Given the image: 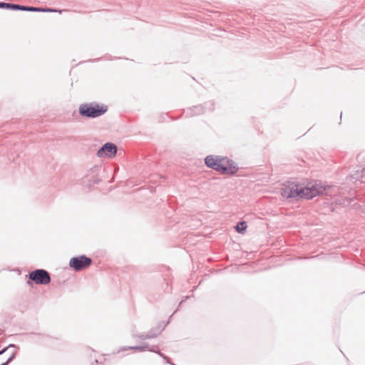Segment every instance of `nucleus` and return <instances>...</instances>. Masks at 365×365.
I'll return each mask as SVG.
<instances>
[{"instance_id": "obj_1", "label": "nucleus", "mask_w": 365, "mask_h": 365, "mask_svg": "<svg viewBox=\"0 0 365 365\" xmlns=\"http://www.w3.org/2000/svg\"><path fill=\"white\" fill-rule=\"evenodd\" d=\"M327 191V187L318 181L310 182L304 187L297 182H289L282 190V195L287 199H312L317 195H322Z\"/></svg>"}, {"instance_id": "obj_2", "label": "nucleus", "mask_w": 365, "mask_h": 365, "mask_svg": "<svg viewBox=\"0 0 365 365\" xmlns=\"http://www.w3.org/2000/svg\"><path fill=\"white\" fill-rule=\"evenodd\" d=\"M205 165L220 174H235L238 170L237 164L227 158H220L217 155H208L205 158Z\"/></svg>"}, {"instance_id": "obj_3", "label": "nucleus", "mask_w": 365, "mask_h": 365, "mask_svg": "<svg viewBox=\"0 0 365 365\" xmlns=\"http://www.w3.org/2000/svg\"><path fill=\"white\" fill-rule=\"evenodd\" d=\"M108 110V106L105 104H100L96 101L85 103L80 105L78 108L79 114L88 118H96L105 114Z\"/></svg>"}, {"instance_id": "obj_4", "label": "nucleus", "mask_w": 365, "mask_h": 365, "mask_svg": "<svg viewBox=\"0 0 365 365\" xmlns=\"http://www.w3.org/2000/svg\"><path fill=\"white\" fill-rule=\"evenodd\" d=\"M29 281L27 283L31 284L30 281H33L36 284L46 285L51 282L50 274L45 269H37L28 274Z\"/></svg>"}, {"instance_id": "obj_5", "label": "nucleus", "mask_w": 365, "mask_h": 365, "mask_svg": "<svg viewBox=\"0 0 365 365\" xmlns=\"http://www.w3.org/2000/svg\"><path fill=\"white\" fill-rule=\"evenodd\" d=\"M91 264V259L86 255L72 257L69 261V266L76 272L83 270Z\"/></svg>"}, {"instance_id": "obj_6", "label": "nucleus", "mask_w": 365, "mask_h": 365, "mask_svg": "<svg viewBox=\"0 0 365 365\" xmlns=\"http://www.w3.org/2000/svg\"><path fill=\"white\" fill-rule=\"evenodd\" d=\"M118 151V147L115 144L108 142L103 145L97 151L96 155L100 158H113L115 156Z\"/></svg>"}, {"instance_id": "obj_7", "label": "nucleus", "mask_w": 365, "mask_h": 365, "mask_svg": "<svg viewBox=\"0 0 365 365\" xmlns=\"http://www.w3.org/2000/svg\"><path fill=\"white\" fill-rule=\"evenodd\" d=\"M101 168L98 166H93L88 170V174L86 176L90 185L98 184L101 179L98 178Z\"/></svg>"}, {"instance_id": "obj_8", "label": "nucleus", "mask_w": 365, "mask_h": 365, "mask_svg": "<svg viewBox=\"0 0 365 365\" xmlns=\"http://www.w3.org/2000/svg\"><path fill=\"white\" fill-rule=\"evenodd\" d=\"M351 180L354 182H365V168L359 167L354 173L349 176Z\"/></svg>"}, {"instance_id": "obj_9", "label": "nucleus", "mask_w": 365, "mask_h": 365, "mask_svg": "<svg viewBox=\"0 0 365 365\" xmlns=\"http://www.w3.org/2000/svg\"><path fill=\"white\" fill-rule=\"evenodd\" d=\"M205 112V107L202 105L195 106L186 111L187 116L200 115Z\"/></svg>"}, {"instance_id": "obj_10", "label": "nucleus", "mask_w": 365, "mask_h": 365, "mask_svg": "<svg viewBox=\"0 0 365 365\" xmlns=\"http://www.w3.org/2000/svg\"><path fill=\"white\" fill-rule=\"evenodd\" d=\"M149 344L147 343H144L141 346H125L123 347L119 351H125V350H135V351H149Z\"/></svg>"}, {"instance_id": "obj_11", "label": "nucleus", "mask_w": 365, "mask_h": 365, "mask_svg": "<svg viewBox=\"0 0 365 365\" xmlns=\"http://www.w3.org/2000/svg\"><path fill=\"white\" fill-rule=\"evenodd\" d=\"M20 4H15L6 2H0V9H6L11 10H19Z\"/></svg>"}, {"instance_id": "obj_12", "label": "nucleus", "mask_w": 365, "mask_h": 365, "mask_svg": "<svg viewBox=\"0 0 365 365\" xmlns=\"http://www.w3.org/2000/svg\"><path fill=\"white\" fill-rule=\"evenodd\" d=\"M166 326V324L163 327H162L161 325H159L157 327L154 328V329H151L148 332V335H155V338H156L158 335H160L161 334V332L163 331L165 327Z\"/></svg>"}, {"instance_id": "obj_13", "label": "nucleus", "mask_w": 365, "mask_h": 365, "mask_svg": "<svg viewBox=\"0 0 365 365\" xmlns=\"http://www.w3.org/2000/svg\"><path fill=\"white\" fill-rule=\"evenodd\" d=\"M19 11L39 12L43 11V9L34 6L20 5Z\"/></svg>"}, {"instance_id": "obj_14", "label": "nucleus", "mask_w": 365, "mask_h": 365, "mask_svg": "<svg viewBox=\"0 0 365 365\" xmlns=\"http://www.w3.org/2000/svg\"><path fill=\"white\" fill-rule=\"evenodd\" d=\"M247 226L246 222L240 221L235 226V230L238 233H242L246 229Z\"/></svg>"}, {"instance_id": "obj_15", "label": "nucleus", "mask_w": 365, "mask_h": 365, "mask_svg": "<svg viewBox=\"0 0 365 365\" xmlns=\"http://www.w3.org/2000/svg\"><path fill=\"white\" fill-rule=\"evenodd\" d=\"M133 337H137V338H139L142 340H145V339H153L155 338V335H148V333H143V334H133Z\"/></svg>"}, {"instance_id": "obj_16", "label": "nucleus", "mask_w": 365, "mask_h": 365, "mask_svg": "<svg viewBox=\"0 0 365 365\" xmlns=\"http://www.w3.org/2000/svg\"><path fill=\"white\" fill-rule=\"evenodd\" d=\"M149 351H152V352H155L157 353L159 356H160L161 357H163L165 360H166V362L168 363V364H171L170 361H169V359L165 356L162 352H160V351H156L155 349V346L152 347V348H149Z\"/></svg>"}, {"instance_id": "obj_17", "label": "nucleus", "mask_w": 365, "mask_h": 365, "mask_svg": "<svg viewBox=\"0 0 365 365\" xmlns=\"http://www.w3.org/2000/svg\"><path fill=\"white\" fill-rule=\"evenodd\" d=\"M16 355L14 353L6 361L2 363L1 365H9V364L12 361L14 358H15Z\"/></svg>"}, {"instance_id": "obj_18", "label": "nucleus", "mask_w": 365, "mask_h": 365, "mask_svg": "<svg viewBox=\"0 0 365 365\" xmlns=\"http://www.w3.org/2000/svg\"><path fill=\"white\" fill-rule=\"evenodd\" d=\"M42 11H45V12H55V11H56V10L54 9H43Z\"/></svg>"}, {"instance_id": "obj_19", "label": "nucleus", "mask_w": 365, "mask_h": 365, "mask_svg": "<svg viewBox=\"0 0 365 365\" xmlns=\"http://www.w3.org/2000/svg\"><path fill=\"white\" fill-rule=\"evenodd\" d=\"M6 349H7V348L6 347V348L3 349L2 350H1L0 351V355L4 354L6 351Z\"/></svg>"}, {"instance_id": "obj_20", "label": "nucleus", "mask_w": 365, "mask_h": 365, "mask_svg": "<svg viewBox=\"0 0 365 365\" xmlns=\"http://www.w3.org/2000/svg\"><path fill=\"white\" fill-rule=\"evenodd\" d=\"M210 107L209 108L210 110H212V103H210Z\"/></svg>"}, {"instance_id": "obj_21", "label": "nucleus", "mask_w": 365, "mask_h": 365, "mask_svg": "<svg viewBox=\"0 0 365 365\" xmlns=\"http://www.w3.org/2000/svg\"><path fill=\"white\" fill-rule=\"evenodd\" d=\"M185 302V300H182V301L180 302V304H179V305L180 306V305L182 304V302Z\"/></svg>"}, {"instance_id": "obj_22", "label": "nucleus", "mask_w": 365, "mask_h": 365, "mask_svg": "<svg viewBox=\"0 0 365 365\" xmlns=\"http://www.w3.org/2000/svg\"><path fill=\"white\" fill-rule=\"evenodd\" d=\"M9 346H13V347H14V346H15V345H14V344H10V345H9Z\"/></svg>"}]
</instances>
